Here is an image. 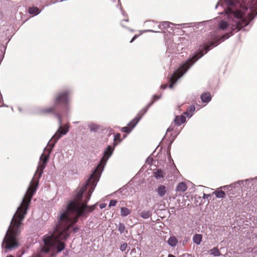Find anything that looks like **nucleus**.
<instances>
[{
	"label": "nucleus",
	"mask_w": 257,
	"mask_h": 257,
	"mask_svg": "<svg viewBox=\"0 0 257 257\" xmlns=\"http://www.w3.org/2000/svg\"><path fill=\"white\" fill-rule=\"evenodd\" d=\"M139 115L140 114H138L137 116L128 123V126L132 129V130L136 126L142 117V115L139 116Z\"/></svg>",
	"instance_id": "obj_8"
},
{
	"label": "nucleus",
	"mask_w": 257,
	"mask_h": 257,
	"mask_svg": "<svg viewBox=\"0 0 257 257\" xmlns=\"http://www.w3.org/2000/svg\"><path fill=\"white\" fill-rule=\"evenodd\" d=\"M154 101H152L149 104H148V105L146 106L147 108H149L154 103Z\"/></svg>",
	"instance_id": "obj_40"
},
{
	"label": "nucleus",
	"mask_w": 257,
	"mask_h": 257,
	"mask_svg": "<svg viewBox=\"0 0 257 257\" xmlns=\"http://www.w3.org/2000/svg\"><path fill=\"white\" fill-rule=\"evenodd\" d=\"M148 108H147L146 107L144 108H143L138 114H140L139 116L140 115H142V116H143V115L146 113L147 112V111H148Z\"/></svg>",
	"instance_id": "obj_30"
},
{
	"label": "nucleus",
	"mask_w": 257,
	"mask_h": 257,
	"mask_svg": "<svg viewBox=\"0 0 257 257\" xmlns=\"http://www.w3.org/2000/svg\"><path fill=\"white\" fill-rule=\"evenodd\" d=\"M242 184H243L242 181H238L230 185L221 186L219 189L227 190V194L231 197V195H234V192H237L238 194L240 193L241 190Z\"/></svg>",
	"instance_id": "obj_7"
},
{
	"label": "nucleus",
	"mask_w": 257,
	"mask_h": 257,
	"mask_svg": "<svg viewBox=\"0 0 257 257\" xmlns=\"http://www.w3.org/2000/svg\"><path fill=\"white\" fill-rule=\"evenodd\" d=\"M202 239V236L200 234H196L193 237V242L196 244H199Z\"/></svg>",
	"instance_id": "obj_19"
},
{
	"label": "nucleus",
	"mask_w": 257,
	"mask_h": 257,
	"mask_svg": "<svg viewBox=\"0 0 257 257\" xmlns=\"http://www.w3.org/2000/svg\"><path fill=\"white\" fill-rule=\"evenodd\" d=\"M187 189V186L186 184L184 182L180 183L176 187L175 191L178 193H180V195H181V193H183Z\"/></svg>",
	"instance_id": "obj_10"
},
{
	"label": "nucleus",
	"mask_w": 257,
	"mask_h": 257,
	"mask_svg": "<svg viewBox=\"0 0 257 257\" xmlns=\"http://www.w3.org/2000/svg\"><path fill=\"white\" fill-rule=\"evenodd\" d=\"M210 251L211 252V254L214 255V256H217L220 255V252L217 247H214L213 248L211 249Z\"/></svg>",
	"instance_id": "obj_23"
},
{
	"label": "nucleus",
	"mask_w": 257,
	"mask_h": 257,
	"mask_svg": "<svg viewBox=\"0 0 257 257\" xmlns=\"http://www.w3.org/2000/svg\"><path fill=\"white\" fill-rule=\"evenodd\" d=\"M195 110V106L194 105H190L187 110L184 112V114L188 117H191L193 114Z\"/></svg>",
	"instance_id": "obj_17"
},
{
	"label": "nucleus",
	"mask_w": 257,
	"mask_h": 257,
	"mask_svg": "<svg viewBox=\"0 0 257 257\" xmlns=\"http://www.w3.org/2000/svg\"><path fill=\"white\" fill-rule=\"evenodd\" d=\"M174 122L175 125L179 126L186 122V117L183 115H177L175 117Z\"/></svg>",
	"instance_id": "obj_9"
},
{
	"label": "nucleus",
	"mask_w": 257,
	"mask_h": 257,
	"mask_svg": "<svg viewBox=\"0 0 257 257\" xmlns=\"http://www.w3.org/2000/svg\"><path fill=\"white\" fill-rule=\"evenodd\" d=\"M168 50H170H170L172 51V52H174V51L173 49H171V46L170 47V48L168 46Z\"/></svg>",
	"instance_id": "obj_44"
},
{
	"label": "nucleus",
	"mask_w": 257,
	"mask_h": 257,
	"mask_svg": "<svg viewBox=\"0 0 257 257\" xmlns=\"http://www.w3.org/2000/svg\"><path fill=\"white\" fill-rule=\"evenodd\" d=\"M121 131L122 132L126 133L127 134L130 133L132 131V129H131L128 126L122 127L121 128Z\"/></svg>",
	"instance_id": "obj_27"
},
{
	"label": "nucleus",
	"mask_w": 257,
	"mask_h": 257,
	"mask_svg": "<svg viewBox=\"0 0 257 257\" xmlns=\"http://www.w3.org/2000/svg\"><path fill=\"white\" fill-rule=\"evenodd\" d=\"M120 134L119 133H117L114 137V142H116L117 141L120 142L121 141L120 140Z\"/></svg>",
	"instance_id": "obj_29"
},
{
	"label": "nucleus",
	"mask_w": 257,
	"mask_h": 257,
	"mask_svg": "<svg viewBox=\"0 0 257 257\" xmlns=\"http://www.w3.org/2000/svg\"><path fill=\"white\" fill-rule=\"evenodd\" d=\"M168 257H175L174 255L170 254Z\"/></svg>",
	"instance_id": "obj_45"
},
{
	"label": "nucleus",
	"mask_w": 257,
	"mask_h": 257,
	"mask_svg": "<svg viewBox=\"0 0 257 257\" xmlns=\"http://www.w3.org/2000/svg\"><path fill=\"white\" fill-rule=\"evenodd\" d=\"M118 230L120 233H123L125 231H126V232H127V231L125 230V225L123 223L120 222L118 224Z\"/></svg>",
	"instance_id": "obj_24"
},
{
	"label": "nucleus",
	"mask_w": 257,
	"mask_h": 257,
	"mask_svg": "<svg viewBox=\"0 0 257 257\" xmlns=\"http://www.w3.org/2000/svg\"><path fill=\"white\" fill-rule=\"evenodd\" d=\"M127 243H124L123 244H122L120 246V249L121 250V251H124L126 247H127Z\"/></svg>",
	"instance_id": "obj_31"
},
{
	"label": "nucleus",
	"mask_w": 257,
	"mask_h": 257,
	"mask_svg": "<svg viewBox=\"0 0 257 257\" xmlns=\"http://www.w3.org/2000/svg\"><path fill=\"white\" fill-rule=\"evenodd\" d=\"M177 243L178 240L175 236H171L168 240V243L173 247L175 246Z\"/></svg>",
	"instance_id": "obj_20"
},
{
	"label": "nucleus",
	"mask_w": 257,
	"mask_h": 257,
	"mask_svg": "<svg viewBox=\"0 0 257 257\" xmlns=\"http://www.w3.org/2000/svg\"><path fill=\"white\" fill-rule=\"evenodd\" d=\"M88 126L90 128V131L93 132H97V131L99 128V125L92 122H89Z\"/></svg>",
	"instance_id": "obj_18"
},
{
	"label": "nucleus",
	"mask_w": 257,
	"mask_h": 257,
	"mask_svg": "<svg viewBox=\"0 0 257 257\" xmlns=\"http://www.w3.org/2000/svg\"><path fill=\"white\" fill-rule=\"evenodd\" d=\"M118 203V202L117 201V200H111L109 202L108 207H111L116 206L117 204Z\"/></svg>",
	"instance_id": "obj_26"
},
{
	"label": "nucleus",
	"mask_w": 257,
	"mask_h": 257,
	"mask_svg": "<svg viewBox=\"0 0 257 257\" xmlns=\"http://www.w3.org/2000/svg\"><path fill=\"white\" fill-rule=\"evenodd\" d=\"M173 140H174V139H173ZM173 141H171V144L172 143H173Z\"/></svg>",
	"instance_id": "obj_54"
},
{
	"label": "nucleus",
	"mask_w": 257,
	"mask_h": 257,
	"mask_svg": "<svg viewBox=\"0 0 257 257\" xmlns=\"http://www.w3.org/2000/svg\"><path fill=\"white\" fill-rule=\"evenodd\" d=\"M175 24L166 21L163 22L161 24H160L159 26V28L161 30H163V29H166L168 28L172 27Z\"/></svg>",
	"instance_id": "obj_13"
},
{
	"label": "nucleus",
	"mask_w": 257,
	"mask_h": 257,
	"mask_svg": "<svg viewBox=\"0 0 257 257\" xmlns=\"http://www.w3.org/2000/svg\"><path fill=\"white\" fill-rule=\"evenodd\" d=\"M210 196V195L209 194H206L205 193L203 194L204 199H208Z\"/></svg>",
	"instance_id": "obj_36"
},
{
	"label": "nucleus",
	"mask_w": 257,
	"mask_h": 257,
	"mask_svg": "<svg viewBox=\"0 0 257 257\" xmlns=\"http://www.w3.org/2000/svg\"><path fill=\"white\" fill-rule=\"evenodd\" d=\"M55 2H52V3H50V4H48V5H47L46 6H49V5H52V4H55Z\"/></svg>",
	"instance_id": "obj_48"
},
{
	"label": "nucleus",
	"mask_w": 257,
	"mask_h": 257,
	"mask_svg": "<svg viewBox=\"0 0 257 257\" xmlns=\"http://www.w3.org/2000/svg\"><path fill=\"white\" fill-rule=\"evenodd\" d=\"M257 179V177H255L254 178H250L248 179H246L245 180H242L243 181V184H241V185H249L251 183V182L253 181V180Z\"/></svg>",
	"instance_id": "obj_25"
},
{
	"label": "nucleus",
	"mask_w": 257,
	"mask_h": 257,
	"mask_svg": "<svg viewBox=\"0 0 257 257\" xmlns=\"http://www.w3.org/2000/svg\"><path fill=\"white\" fill-rule=\"evenodd\" d=\"M78 229H79L78 227H75L73 228V231L74 232H76Z\"/></svg>",
	"instance_id": "obj_39"
},
{
	"label": "nucleus",
	"mask_w": 257,
	"mask_h": 257,
	"mask_svg": "<svg viewBox=\"0 0 257 257\" xmlns=\"http://www.w3.org/2000/svg\"><path fill=\"white\" fill-rule=\"evenodd\" d=\"M130 213V210H121V215L122 216H125Z\"/></svg>",
	"instance_id": "obj_28"
},
{
	"label": "nucleus",
	"mask_w": 257,
	"mask_h": 257,
	"mask_svg": "<svg viewBox=\"0 0 257 257\" xmlns=\"http://www.w3.org/2000/svg\"><path fill=\"white\" fill-rule=\"evenodd\" d=\"M161 98V96H157L156 95H153V101L155 102V101L160 99Z\"/></svg>",
	"instance_id": "obj_34"
},
{
	"label": "nucleus",
	"mask_w": 257,
	"mask_h": 257,
	"mask_svg": "<svg viewBox=\"0 0 257 257\" xmlns=\"http://www.w3.org/2000/svg\"><path fill=\"white\" fill-rule=\"evenodd\" d=\"M215 196L218 198H223L225 196V193L222 190V189L218 188V189L213 193Z\"/></svg>",
	"instance_id": "obj_16"
},
{
	"label": "nucleus",
	"mask_w": 257,
	"mask_h": 257,
	"mask_svg": "<svg viewBox=\"0 0 257 257\" xmlns=\"http://www.w3.org/2000/svg\"><path fill=\"white\" fill-rule=\"evenodd\" d=\"M170 148H171V145L168 147V152H167L168 155V156H169V157H170Z\"/></svg>",
	"instance_id": "obj_42"
},
{
	"label": "nucleus",
	"mask_w": 257,
	"mask_h": 257,
	"mask_svg": "<svg viewBox=\"0 0 257 257\" xmlns=\"http://www.w3.org/2000/svg\"><path fill=\"white\" fill-rule=\"evenodd\" d=\"M71 92L70 89H66L58 93L55 97L53 105L42 110L44 113H52L54 114L58 120L59 127L56 133L48 143L47 146L50 148H45L44 149V153L40 158L37 169L34 176L28 188L21 205L17 209H28L32 197L37 190L39 180L41 177L44 169L46 167L52 148L55 146L58 140L69 131L68 126L67 124L63 126L62 125V117L67 116V112L70 108L69 95Z\"/></svg>",
	"instance_id": "obj_1"
},
{
	"label": "nucleus",
	"mask_w": 257,
	"mask_h": 257,
	"mask_svg": "<svg viewBox=\"0 0 257 257\" xmlns=\"http://www.w3.org/2000/svg\"><path fill=\"white\" fill-rule=\"evenodd\" d=\"M107 206V204L105 203H102L99 204L100 209H103Z\"/></svg>",
	"instance_id": "obj_33"
},
{
	"label": "nucleus",
	"mask_w": 257,
	"mask_h": 257,
	"mask_svg": "<svg viewBox=\"0 0 257 257\" xmlns=\"http://www.w3.org/2000/svg\"><path fill=\"white\" fill-rule=\"evenodd\" d=\"M154 176L158 179L163 178L164 172L161 170H158L156 172H154Z\"/></svg>",
	"instance_id": "obj_22"
},
{
	"label": "nucleus",
	"mask_w": 257,
	"mask_h": 257,
	"mask_svg": "<svg viewBox=\"0 0 257 257\" xmlns=\"http://www.w3.org/2000/svg\"><path fill=\"white\" fill-rule=\"evenodd\" d=\"M79 122V121H76V122H74V123L75 124H77Z\"/></svg>",
	"instance_id": "obj_51"
},
{
	"label": "nucleus",
	"mask_w": 257,
	"mask_h": 257,
	"mask_svg": "<svg viewBox=\"0 0 257 257\" xmlns=\"http://www.w3.org/2000/svg\"><path fill=\"white\" fill-rule=\"evenodd\" d=\"M137 35H135L133 38L131 40V41H130V43H132L137 38Z\"/></svg>",
	"instance_id": "obj_41"
},
{
	"label": "nucleus",
	"mask_w": 257,
	"mask_h": 257,
	"mask_svg": "<svg viewBox=\"0 0 257 257\" xmlns=\"http://www.w3.org/2000/svg\"><path fill=\"white\" fill-rule=\"evenodd\" d=\"M116 145L117 144L114 143L113 146H108L106 147L104 151L103 156L96 168L90 175L85 185L76 193L74 198L67 204L65 209H94L96 207L97 203L88 206L87 203L90 199L104 166L113 154Z\"/></svg>",
	"instance_id": "obj_4"
},
{
	"label": "nucleus",
	"mask_w": 257,
	"mask_h": 257,
	"mask_svg": "<svg viewBox=\"0 0 257 257\" xmlns=\"http://www.w3.org/2000/svg\"><path fill=\"white\" fill-rule=\"evenodd\" d=\"M44 8H45V7L43 6L42 9H44Z\"/></svg>",
	"instance_id": "obj_53"
},
{
	"label": "nucleus",
	"mask_w": 257,
	"mask_h": 257,
	"mask_svg": "<svg viewBox=\"0 0 257 257\" xmlns=\"http://www.w3.org/2000/svg\"><path fill=\"white\" fill-rule=\"evenodd\" d=\"M19 109L20 111H22V109L20 107L19 108Z\"/></svg>",
	"instance_id": "obj_52"
},
{
	"label": "nucleus",
	"mask_w": 257,
	"mask_h": 257,
	"mask_svg": "<svg viewBox=\"0 0 257 257\" xmlns=\"http://www.w3.org/2000/svg\"><path fill=\"white\" fill-rule=\"evenodd\" d=\"M140 214L141 217L145 219L148 218L151 216V213L149 210H143Z\"/></svg>",
	"instance_id": "obj_21"
},
{
	"label": "nucleus",
	"mask_w": 257,
	"mask_h": 257,
	"mask_svg": "<svg viewBox=\"0 0 257 257\" xmlns=\"http://www.w3.org/2000/svg\"><path fill=\"white\" fill-rule=\"evenodd\" d=\"M212 97L210 92H205L201 94V99L203 102L208 103L211 100Z\"/></svg>",
	"instance_id": "obj_12"
},
{
	"label": "nucleus",
	"mask_w": 257,
	"mask_h": 257,
	"mask_svg": "<svg viewBox=\"0 0 257 257\" xmlns=\"http://www.w3.org/2000/svg\"><path fill=\"white\" fill-rule=\"evenodd\" d=\"M120 209H127V208L125 207H120Z\"/></svg>",
	"instance_id": "obj_49"
},
{
	"label": "nucleus",
	"mask_w": 257,
	"mask_h": 257,
	"mask_svg": "<svg viewBox=\"0 0 257 257\" xmlns=\"http://www.w3.org/2000/svg\"><path fill=\"white\" fill-rule=\"evenodd\" d=\"M28 12L30 14L36 16L40 13L41 10L37 7H32L29 8Z\"/></svg>",
	"instance_id": "obj_15"
},
{
	"label": "nucleus",
	"mask_w": 257,
	"mask_h": 257,
	"mask_svg": "<svg viewBox=\"0 0 257 257\" xmlns=\"http://www.w3.org/2000/svg\"><path fill=\"white\" fill-rule=\"evenodd\" d=\"M174 126H173L172 125H170L167 130L166 134H167V133L169 132H172L174 130Z\"/></svg>",
	"instance_id": "obj_32"
},
{
	"label": "nucleus",
	"mask_w": 257,
	"mask_h": 257,
	"mask_svg": "<svg viewBox=\"0 0 257 257\" xmlns=\"http://www.w3.org/2000/svg\"><path fill=\"white\" fill-rule=\"evenodd\" d=\"M118 6H119V7L120 9V10L121 11L122 14V15H124V12H123V11H122V7H121V3H120V0H118Z\"/></svg>",
	"instance_id": "obj_35"
},
{
	"label": "nucleus",
	"mask_w": 257,
	"mask_h": 257,
	"mask_svg": "<svg viewBox=\"0 0 257 257\" xmlns=\"http://www.w3.org/2000/svg\"><path fill=\"white\" fill-rule=\"evenodd\" d=\"M86 210H65L58 218V222L54 231L43 236L44 245L41 251L47 253L50 251L59 252L62 251L66 240L70 235V227L76 223L80 216L84 215Z\"/></svg>",
	"instance_id": "obj_3"
},
{
	"label": "nucleus",
	"mask_w": 257,
	"mask_h": 257,
	"mask_svg": "<svg viewBox=\"0 0 257 257\" xmlns=\"http://www.w3.org/2000/svg\"><path fill=\"white\" fill-rule=\"evenodd\" d=\"M204 55L203 50H199L194 53L193 56L189 58L185 63L181 65L173 75L170 77L169 87L173 88L174 84L181 77L187 70L201 57Z\"/></svg>",
	"instance_id": "obj_6"
},
{
	"label": "nucleus",
	"mask_w": 257,
	"mask_h": 257,
	"mask_svg": "<svg viewBox=\"0 0 257 257\" xmlns=\"http://www.w3.org/2000/svg\"><path fill=\"white\" fill-rule=\"evenodd\" d=\"M219 6H221L223 11L231 20L229 24L224 21H221L219 24V29L224 30L228 28L231 31L220 38H215L208 45L204 46L205 53H207L211 47L217 46L229 38L234 32L241 29L246 30L244 27L257 15V0H219L215 8Z\"/></svg>",
	"instance_id": "obj_2"
},
{
	"label": "nucleus",
	"mask_w": 257,
	"mask_h": 257,
	"mask_svg": "<svg viewBox=\"0 0 257 257\" xmlns=\"http://www.w3.org/2000/svg\"><path fill=\"white\" fill-rule=\"evenodd\" d=\"M167 85L166 84H162L161 86V88L163 89H165L167 88Z\"/></svg>",
	"instance_id": "obj_37"
},
{
	"label": "nucleus",
	"mask_w": 257,
	"mask_h": 257,
	"mask_svg": "<svg viewBox=\"0 0 257 257\" xmlns=\"http://www.w3.org/2000/svg\"><path fill=\"white\" fill-rule=\"evenodd\" d=\"M123 21H126V22H128V19H125V20H123L122 21H121V26H123V24H122V22Z\"/></svg>",
	"instance_id": "obj_43"
},
{
	"label": "nucleus",
	"mask_w": 257,
	"mask_h": 257,
	"mask_svg": "<svg viewBox=\"0 0 257 257\" xmlns=\"http://www.w3.org/2000/svg\"><path fill=\"white\" fill-rule=\"evenodd\" d=\"M147 31H148V32H158V31H153V30H148Z\"/></svg>",
	"instance_id": "obj_46"
},
{
	"label": "nucleus",
	"mask_w": 257,
	"mask_h": 257,
	"mask_svg": "<svg viewBox=\"0 0 257 257\" xmlns=\"http://www.w3.org/2000/svg\"><path fill=\"white\" fill-rule=\"evenodd\" d=\"M158 195L160 197H163L167 192V188L165 185H160L156 190Z\"/></svg>",
	"instance_id": "obj_11"
},
{
	"label": "nucleus",
	"mask_w": 257,
	"mask_h": 257,
	"mask_svg": "<svg viewBox=\"0 0 257 257\" xmlns=\"http://www.w3.org/2000/svg\"><path fill=\"white\" fill-rule=\"evenodd\" d=\"M31 257H41V256L40 253H37V254H34L33 255H32Z\"/></svg>",
	"instance_id": "obj_38"
},
{
	"label": "nucleus",
	"mask_w": 257,
	"mask_h": 257,
	"mask_svg": "<svg viewBox=\"0 0 257 257\" xmlns=\"http://www.w3.org/2000/svg\"><path fill=\"white\" fill-rule=\"evenodd\" d=\"M27 210H17L11 221V225L3 240L2 246L6 249L17 248L19 244L17 237L20 233V226L24 219Z\"/></svg>",
	"instance_id": "obj_5"
},
{
	"label": "nucleus",
	"mask_w": 257,
	"mask_h": 257,
	"mask_svg": "<svg viewBox=\"0 0 257 257\" xmlns=\"http://www.w3.org/2000/svg\"><path fill=\"white\" fill-rule=\"evenodd\" d=\"M182 46V45H181V46H180V44H178V47L181 48V49H182L183 48L181 47Z\"/></svg>",
	"instance_id": "obj_47"
},
{
	"label": "nucleus",
	"mask_w": 257,
	"mask_h": 257,
	"mask_svg": "<svg viewBox=\"0 0 257 257\" xmlns=\"http://www.w3.org/2000/svg\"><path fill=\"white\" fill-rule=\"evenodd\" d=\"M6 257H14L12 255H9Z\"/></svg>",
	"instance_id": "obj_50"
},
{
	"label": "nucleus",
	"mask_w": 257,
	"mask_h": 257,
	"mask_svg": "<svg viewBox=\"0 0 257 257\" xmlns=\"http://www.w3.org/2000/svg\"><path fill=\"white\" fill-rule=\"evenodd\" d=\"M209 21H203L199 23H191L181 24L180 25H187V27H195L196 28H198V26L200 25H203L204 23L209 22Z\"/></svg>",
	"instance_id": "obj_14"
}]
</instances>
